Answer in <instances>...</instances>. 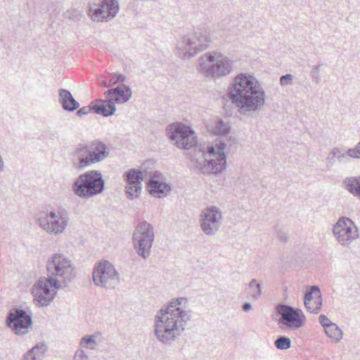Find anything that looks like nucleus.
Here are the masks:
<instances>
[{"mask_svg": "<svg viewBox=\"0 0 360 360\" xmlns=\"http://www.w3.org/2000/svg\"><path fill=\"white\" fill-rule=\"evenodd\" d=\"M227 96L237 112L244 116L259 111L266 97L259 80L250 73H240L233 78L228 86Z\"/></svg>", "mask_w": 360, "mask_h": 360, "instance_id": "obj_1", "label": "nucleus"}, {"mask_svg": "<svg viewBox=\"0 0 360 360\" xmlns=\"http://www.w3.org/2000/svg\"><path fill=\"white\" fill-rule=\"evenodd\" d=\"M191 319L188 300H173L157 312L154 326L156 338L163 344H171L182 334Z\"/></svg>", "mask_w": 360, "mask_h": 360, "instance_id": "obj_2", "label": "nucleus"}, {"mask_svg": "<svg viewBox=\"0 0 360 360\" xmlns=\"http://www.w3.org/2000/svg\"><path fill=\"white\" fill-rule=\"evenodd\" d=\"M198 70L206 78L218 79L232 73L236 62L218 51H209L198 59Z\"/></svg>", "mask_w": 360, "mask_h": 360, "instance_id": "obj_3", "label": "nucleus"}, {"mask_svg": "<svg viewBox=\"0 0 360 360\" xmlns=\"http://www.w3.org/2000/svg\"><path fill=\"white\" fill-rule=\"evenodd\" d=\"M110 150L105 143L94 140L79 144L72 153L73 166L79 170L102 162L109 155Z\"/></svg>", "mask_w": 360, "mask_h": 360, "instance_id": "obj_4", "label": "nucleus"}, {"mask_svg": "<svg viewBox=\"0 0 360 360\" xmlns=\"http://www.w3.org/2000/svg\"><path fill=\"white\" fill-rule=\"evenodd\" d=\"M47 278L56 288H65L76 276L72 262L63 254H53L46 262Z\"/></svg>", "mask_w": 360, "mask_h": 360, "instance_id": "obj_5", "label": "nucleus"}, {"mask_svg": "<svg viewBox=\"0 0 360 360\" xmlns=\"http://www.w3.org/2000/svg\"><path fill=\"white\" fill-rule=\"evenodd\" d=\"M212 41V36L205 31L191 32L176 41V53L183 60H189L207 49Z\"/></svg>", "mask_w": 360, "mask_h": 360, "instance_id": "obj_6", "label": "nucleus"}, {"mask_svg": "<svg viewBox=\"0 0 360 360\" xmlns=\"http://www.w3.org/2000/svg\"><path fill=\"white\" fill-rule=\"evenodd\" d=\"M70 212L63 207L42 212L37 218V224L46 233L58 236L65 233L70 226Z\"/></svg>", "mask_w": 360, "mask_h": 360, "instance_id": "obj_7", "label": "nucleus"}, {"mask_svg": "<svg viewBox=\"0 0 360 360\" xmlns=\"http://www.w3.org/2000/svg\"><path fill=\"white\" fill-rule=\"evenodd\" d=\"M105 182L98 170L84 172L76 179L72 186L73 193L80 198L89 199L104 190Z\"/></svg>", "mask_w": 360, "mask_h": 360, "instance_id": "obj_8", "label": "nucleus"}, {"mask_svg": "<svg viewBox=\"0 0 360 360\" xmlns=\"http://www.w3.org/2000/svg\"><path fill=\"white\" fill-rule=\"evenodd\" d=\"M154 240L155 231L151 224L143 221L136 226L132 236V243L139 256L144 259L150 257Z\"/></svg>", "mask_w": 360, "mask_h": 360, "instance_id": "obj_9", "label": "nucleus"}, {"mask_svg": "<svg viewBox=\"0 0 360 360\" xmlns=\"http://www.w3.org/2000/svg\"><path fill=\"white\" fill-rule=\"evenodd\" d=\"M226 143L219 141L208 148L209 160L198 162L196 167L203 174H219L226 166V158L224 153Z\"/></svg>", "mask_w": 360, "mask_h": 360, "instance_id": "obj_10", "label": "nucleus"}, {"mask_svg": "<svg viewBox=\"0 0 360 360\" xmlns=\"http://www.w3.org/2000/svg\"><path fill=\"white\" fill-rule=\"evenodd\" d=\"M120 274L108 261L96 264L93 271V281L98 287L114 289L120 283Z\"/></svg>", "mask_w": 360, "mask_h": 360, "instance_id": "obj_11", "label": "nucleus"}, {"mask_svg": "<svg viewBox=\"0 0 360 360\" xmlns=\"http://www.w3.org/2000/svg\"><path fill=\"white\" fill-rule=\"evenodd\" d=\"M222 221V212L214 205L204 208L199 215L200 229L207 236H215L220 229Z\"/></svg>", "mask_w": 360, "mask_h": 360, "instance_id": "obj_12", "label": "nucleus"}, {"mask_svg": "<svg viewBox=\"0 0 360 360\" xmlns=\"http://www.w3.org/2000/svg\"><path fill=\"white\" fill-rule=\"evenodd\" d=\"M333 234L338 243L345 248H349L359 236L354 222L345 217H340L335 224Z\"/></svg>", "mask_w": 360, "mask_h": 360, "instance_id": "obj_13", "label": "nucleus"}, {"mask_svg": "<svg viewBox=\"0 0 360 360\" xmlns=\"http://www.w3.org/2000/svg\"><path fill=\"white\" fill-rule=\"evenodd\" d=\"M168 136L176 147L185 150H189L197 143V136L193 130L181 123L171 124Z\"/></svg>", "mask_w": 360, "mask_h": 360, "instance_id": "obj_14", "label": "nucleus"}, {"mask_svg": "<svg viewBox=\"0 0 360 360\" xmlns=\"http://www.w3.org/2000/svg\"><path fill=\"white\" fill-rule=\"evenodd\" d=\"M145 176L148 177L147 188L149 193L158 198L167 197L172 191V186L168 182L165 174L159 171L145 172Z\"/></svg>", "mask_w": 360, "mask_h": 360, "instance_id": "obj_15", "label": "nucleus"}, {"mask_svg": "<svg viewBox=\"0 0 360 360\" xmlns=\"http://www.w3.org/2000/svg\"><path fill=\"white\" fill-rule=\"evenodd\" d=\"M276 309L281 315L278 324L281 329L297 330L302 326L304 316L300 309L285 304H278Z\"/></svg>", "mask_w": 360, "mask_h": 360, "instance_id": "obj_16", "label": "nucleus"}, {"mask_svg": "<svg viewBox=\"0 0 360 360\" xmlns=\"http://www.w3.org/2000/svg\"><path fill=\"white\" fill-rule=\"evenodd\" d=\"M48 278H41L32 286V293L39 306H47L54 299L57 289Z\"/></svg>", "mask_w": 360, "mask_h": 360, "instance_id": "obj_17", "label": "nucleus"}, {"mask_svg": "<svg viewBox=\"0 0 360 360\" xmlns=\"http://www.w3.org/2000/svg\"><path fill=\"white\" fill-rule=\"evenodd\" d=\"M7 326L17 335L28 333L32 326L31 316L23 309H14L11 310L6 319Z\"/></svg>", "mask_w": 360, "mask_h": 360, "instance_id": "obj_18", "label": "nucleus"}, {"mask_svg": "<svg viewBox=\"0 0 360 360\" xmlns=\"http://www.w3.org/2000/svg\"><path fill=\"white\" fill-rule=\"evenodd\" d=\"M119 6L115 0H104L99 5L91 4L88 14L91 19L97 22H107L115 17Z\"/></svg>", "mask_w": 360, "mask_h": 360, "instance_id": "obj_19", "label": "nucleus"}, {"mask_svg": "<svg viewBox=\"0 0 360 360\" xmlns=\"http://www.w3.org/2000/svg\"><path fill=\"white\" fill-rule=\"evenodd\" d=\"M145 172L137 169H131L124 173L123 177L126 183L124 193L127 198L133 200L138 198L142 191V181L145 176Z\"/></svg>", "mask_w": 360, "mask_h": 360, "instance_id": "obj_20", "label": "nucleus"}, {"mask_svg": "<svg viewBox=\"0 0 360 360\" xmlns=\"http://www.w3.org/2000/svg\"><path fill=\"white\" fill-rule=\"evenodd\" d=\"M304 305L310 313L317 314L322 306V297L318 286L312 285L304 295Z\"/></svg>", "mask_w": 360, "mask_h": 360, "instance_id": "obj_21", "label": "nucleus"}, {"mask_svg": "<svg viewBox=\"0 0 360 360\" xmlns=\"http://www.w3.org/2000/svg\"><path fill=\"white\" fill-rule=\"evenodd\" d=\"M108 98H110L114 103H124L127 102L132 96V91L129 86L121 84L116 88L110 89L105 92Z\"/></svg>", "mask_w": 360, "mask_h": 360, "instance_id": "obj_22", "label": "nucleus"}, {"mask_svg": "<svg viewBox=\"0 0 360 360\" xmlns=\"http://www.w3.org/2000/svg\"><path fill=\"white\" fill-rule=\"evenodd\" d=\"M59 103L63 110L72 112L79 107V103L73 98L72 94L67 89H60L58 91Z\"/></svg>", "mask_w": 360, "mask_h": 360, "instance_id": "obj_23", "label": "nucleus"}, {"mask_svg": "<svg viewBox=\"0 0 360 360\" xmlns=\"http://www.w3.org/2000/svg\"><path fill=\"white\" fill-rule=\"evenodd\" d=\"M349 155L348 150L345 152L342 148L335 147L331 149L326 157V167L328 169H330L338 161L339 162H345L348 161Z\"/></svg>", "mask_w": 360, "mask_h": 360, "instance_id": "obj_24", "label": "nucleus"}, {"mask_svg": "<svg viewBox=\"0 0 360 360\" xmlns=\"http://www.w3.org/2000/svg\"><path fill=\"white\" fill-rule=\"evenodd\" d=\"M93 107L94 112L104 117L113 115L116 110L115 103L110 101V98L96 101V103H93Z\"/></svg>", "mask_w": 360, "mask_h": 360, "instance_id": "obj_25", "label": "nucleus"}, {"mask_svg": "<svg viewBox=\"0 0 360 360\" xmlns=\"http://www.w3.org/2000/svg\"><path fill=\"white\" fill-rule=\"evenodd\" d=\"M231 131V126L229 122H225L222 120H218L215 122L212 131L216 135H220V136H224L228 139L229 140L231 141L233 143H236V139L232 138L231 136H229Z\"/></svg>", "mask_w": 360, "mask_h": 360, "instance_id": "obj_26", "label": "nucleus"}, {"mask_svg": "<svg viewBox=\"0 0 360 360\" xmlns=\"http://www.w3.org/2000/svg\"><path fill=\"white\" fill-rule=\"evenodd\" d=\"M46 351V346L44 344L37 345L24 355L22 360H43Z\"/></svg>", "mask_w": 360, "mask_h": 360, "instance_id": "obj_27", "label": "nucleus"}, {"mask_svg": "<svg viewBox=\"0 0 360 360\" xmlns=\"http://www.w3.org/2000/svg\"><path fill=\"white\" fill-rule=\"evenodd\" d=\"M344 184L348 191L360 199V176L347 178Z\"/></svg>", "mask_w": 360, "mask_h": 360, "instance_id": "obj_28", "label": "nucleus"}, {"mask_svg": "<svg viewBox=\"0 0 360 360\" xmlns=\"http://www.w3.org/2000/svg\"><path fill=\"white\" fill-rule=\"evenodd\" d=\"M324 331L332 342L338 343L342 339V330L335 323L329 325Z\"/></svg>", "mask_w": 360, "mask_h": 360, "instance_id": "obj_29", "label": "nucleus"}, {"mask_svg": "<svg viewBox=\"0 0 360 360\" xmlns=\"http://www.w3.org/2000/svg\"><path fill=\"white\" fill-rule=\"evenodd\" d=\"M249 295L253 300H257L262 294V283L252 279L248 284Z\"/></svg>", "mask_w": 360, "mask_h": 360, "instance_id": "obj_30", "label": "nucleus"}, {"mask_svg": "<svg viewBox=\"0 0 360 360\" xmlns=\"http://www.w3.org/2000/svg\"><path fill=\"white\" fill-rule=\"evenodd\" d=\"M100 336L98 333H94L91 335H86L80 340V345L89 349H96L98 345V338Z\"/></svg>", "mask_w": 360, "mask_h": 360, "instance_id": "obj_31", "label": "nucleus"}, {"mask_svg": "<svg viewBox=\"0 0 360 360\" xmlns=\"http://www.w3.org/2000/svg\"><path fill=\"white\" fill-rule=\"evenodd\" d=\"M274 345L277 349L284 350L290 347L291 340L289 338L282 336L276 340Z\"/></svg>", "mask_w": 360, "mask_h": 360, "instance_id": "obj_32", "label": "nucleus"}, {"mask_svg": "<svg viewBox=\"0 0 360 360\" xmlns=\"http://www.w3.org/2000/svg\"><path fill=\"white\" fill-rule=\"evenodd\" d=\"M321 72V66L319 65H315L311 67L310 71V76L312 78L313 81L316 84H319L321 81V77L320 75Z\"/></svg>", "mask_w": 360, "mask_h": 360, "instance_id": "obj_33", "label": "nucleus"}, {"mask_svg": "<svg viewBox=\"0 0 360 360\" xmlns=\"http://www.w3.org/2000/svg\"><path fill=\"white\" fill-rule=\"evenodd\" d=\"M294 76L292 74H286L280 77V84L281 86H288L292 84Z\"/></svg>", "mask_w": 360, "mask_h": 360, "instance_id": "obj_34", "label": "nucleus"}, {"mask_svg": "<svg viewBox=\"0 0 360 360\" xmlns=\"http://www.w3.org/2000/svg\"><path fill=\"white\" fill-rule=\"evenodd\" d=\"M348 155L352 158H360V141L356 145L355 148L348 149Z\"/></svg>", "mask_w": 360, "mask_h": 360, "instance_id": "obj_35", "label": "nucleus"}, {"mask_svg": "<svg viewBox=\"0 0 360 360\" xmlns=\"http://www.w3.org/2000/svg\"><path fill=\"white\" fill-rule=\"evenodd\" d=\"M126 80V77L122 74H114L110 80L111 85H115L118 83H123Z\"/></svg>", "mask_w": 360, "mask_h": 360, "instance_id": "obj_36", "label": "nucleus"}, {"mask_svg": "<svg viewBox=\"0 0 360 360\" xmlns=\"http://www.w3.org/2000/svg\"><path fill=\"white\" fill-rule=\"evenodd\" d=\"M92 111H94L93 103L89 105L84 106L79 109L77 112V115L79 117H82L84 115L89 114Z\"/></svg>", "mask_w": 360, "mask_h": 360, "instance_id": "obj_37", "label": "nucleus"}, {"mask_svg": "<svg viewBox=\"0 0 360 360\" xmlns=\"http://www.w3.org/2000/svg\"><path fill=\"white\" fill-rule=\"evenodd\" d=\"M73 360H89L88 355L82 349L76 352Z\"/></svg>", "mask_w": 360, "mask_h": 360, "instance_id": "obj_38", "label": "nucleus"}, {"mask_svg": "<svg viewBox=\"0 0 360 360\" xmlns=\"http://www.w3.org/2000/svg\"><path fill=\"white\" fill-rule=\"evenodd\" d=\"M319 322L321 324V326L324 328V330L329 326V325H331L332 323H333V322H331L329 319L323 315V314H321L319 316Z\"/></svg>", "mask_w": 360, "mask_h": 360, "instance_id": "obj_39", "label": "nucleus"}, {"mask_svg": "<svg viewBox=\"0 0 360 360\" xmlns=\"http://www.w3.org/2000/svg\"><path fill=\"white\" fill-rule=\"evenodd\" d=\"M276 235L278 238L282 242H287L288 240V233L281 229L276 230Z\"/></svg>", "mask_w": 360, "mask_h": 360, "instance_id": "obj_40", "label": "nucleus"}, {"mask_svg": "<svg viewBox=\"0 0 360 360\" xmlns=\"http://www.w3.org/2000/svg\"><path fill=\"white\" fill-rule=\"evenodd\" d=\"M243 309L245 311H249L252 309V304L250 302H245L243 305Z\"/></svg>", "mask_w": 360, "mask_h": 360, "instance_id": "obj_41", "label": "nucleus"}, {"mask_svg": "<svg viewBox=\"0 0 360 360\" xmlns=\"http://www.w3.org/2000/svg\"><path fill=\"white\" fill-rule=\"evenodd\" d=\"M103 84L105 86L108 87L110 85H111L110 82L109 84H107L105 82H103Z\"/></svg>", "mask_w": 360, "mask_h": 360, "instance_id": "obj_42", "label": "nucleus"}]
</instances>
